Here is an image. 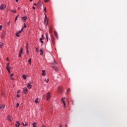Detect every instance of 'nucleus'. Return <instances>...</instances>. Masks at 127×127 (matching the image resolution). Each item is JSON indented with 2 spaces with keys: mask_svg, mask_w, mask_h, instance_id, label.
Masks as SVG:
<instances>
[{
  "mask_svg": "<svg viewBox=\"0 0 127 127\" xmlns=\"http://www.w3.org/2000/svg\"><path fill=\"white\" fill-rule=\"evenodd\" d=\"M18 9H20V8L19 7H18Z\"/></svg>",
  "mask_w": 127,
  "mask_h": 127,
  "instance_id": "obj_58",
  "label": "nucleus"
},
{
  "mask_svg": "<svg viewBox=\"0 0 127 127\" xmlns=\"http://www.w3.org/2000/svg\"><path fill=\"white\" fill-rule=\"evenodd\" d=\"M17 93V94H19V93H20V90H18Z\"/></svg>",
  "mask_w": 127,
  "mask_h": 127,
  "instance_id": "obj_48",
  "label": "nucleus"
},
{
  "mask_svg": "<svg viewBox=\"0 0 127 127\" xmlns=\"http://www.w3.org/2000/svg\"><path fill=\"white\" fill-rule=\"evenodd\" d=\"M18 1V0H16V2H17Z\"/></svg>",
  "mask_w": 127,
  "mask_h": 127,
  "instance_id": "obj_57",
  "label": "nucleus"
},
{
  "mask_svg": "<svg viewBox=\"0 0 127 127\" xmlns=\"http://www.w3.org/2000/svg\"><path fill=\"white\" fill-rule=\"evenodd\" d=\"M45 19H47V15L45 14Z\"/></svg>",
  "mask_w": 127,
  "mask_h": 127,
  "instance_id": "obj_40",
  "label": "nucleus"
},
{
  "mask_svg": "<svg viewBox=\"0 0 127 127\" xmlns=\"http://www.w3.org/2000/svg\"><path fill=\"white\" fill-rule=\"evenodd\" d=\"M44 11H45V12H46V7H45V8H44Z\"/></svg>",
  "mask_w": 127,
  "mask_h": 127,
  "instance_id": "obj_49",
  "label": "nucleus"
},
{
  "mask_svg": "<svg viewBox=\"0 0 127 127\" xmlns=\"http://www.w3.org/2000/svg\"><path fill=\"white\" fill-rule=\"evenodd\" d=\"M5 36V32L3 31L1 33V38H4Z\"/></svg>",
  "mask_w": 127,
  "mask_h": 127,
  "instance_id": "obj_7",
  "label": "nucleus"
},
{
  "mask_svg": "<svg viewBox=\"0 0 127 127\" xmlns=\"http://www.w3.org/2000/svg\"><path fill=\"white\" fill-rule=\"evenodd\" d=\"M35 103H36V104H37V103H38V98H37L36 100H35Z\"/></svg>",
  "mask_w": 127,
  "mask_h": 127,
  "instance_id": "obj_32",
  "label": "nucleus"
},
{
  "mask_svg": "<svg viewBox=\"0 0 127 127\" xmlns=\"http://www.w3.org/2000/svg\"><path fill=\"white\" fill-rule=\"evenodd\" d=\"M65 127H67V125H65Z\"/></svg>",
  "mask_w": 127,
  "mask_h": 127,
  "instance_id": "obj_60",
  "label": "nucleus"
},
{
  "mask_svg": "<svg viewBox=\"0 0 127 127\" xmlns=\"http://www.w3.org/2000/svg\"><path fill=\"white\" fill-rule=\"evenodd\" d=\"M72 105H74V103L73 102H72Z\"/></svg>",
  "mask_w": 127,
  "mask_h": 127,
  "instance_id": "obj_61",
  "label": "nucleus"
},
{
  "mask_svg": "<svg viewBox=\"0 0 127 127\" xmlns=\"http://www.w3.org/2000/svg\"><path fill=\"white\" fill-rule=\"evenodd\" d=\"M22 20L25 22V21H26V19H27V17L26 16H24V17H22Z\"/></svg>",
  "mask_w": 127,
  "mask_h": 127,
  "instance_id": "obj_8",
  "label": "nucleus"
},
{
  "mask_svg": "<svg viewBox=\"0 0 127 127\" xmlns=\"http://www.w3.org/2000/svg\"><path fill=\"white\" fill-rule=\"evenodd\" d=\"M2 28V25H0V30H1Z\"/></svg>",
  "mask_w": 127,
  "mask_h": 127,
  "instance_id": "obj_45",
  "label": "nucleus"
},
{
  "mask_svg": "<svg viewBox=\"0 0 127 127\" xmlns=\"http://www.w3.org/2000/svg\"><path fill=\"white\" fill-rule=\"evenodd\" d=\"M70 88H68V89H67V90L66 91V93L68 94V93H69V92H70Z\"/></svg>",
  "mask_w": 127,
  "mask_h": 127,
  "instance_id": "obj_35",
  "label": "nucleus"
},
{
  "mask_svg": "<svg viewBox=\"0 0 127 127\" xmlns=\"http://www.w3.org/2000/svg\"><path fill=\"white\" fill-rule=\"evenodd\" d=\"M40 55H43V50L42 49L40 50Z\"/></svg>",
  "mask_w": 127,
  "mask_h": 127,
  "instance_id": "obj_23",
  "label": "nucleus"
},
{
  "mask_svg": "<svg viewBox=\"0 0 127 127\" xmlns=\"http://www.w3.org/2000/svg\"><path fill=\"white\" fill-rule=\"evenodd\" d=\"M28 63H29L30 65H31V59L29 60Z\"/></svg>",
  "mask_w": 127,
  "mask_h": 127,
  "instance_id": "obj_29",
  "label": "nucleus"
},
{
  "mask_svg": "<svg viewBox=\"0 0 127 127\" xmlns=\"http://www.w3.org/2000/svg\"><path fill=\"white\" fill-rule=\"evenodd\" d=\"M58 90H59L60 93H61L63 90V88H62V87H59L58 88Z\"/></svg>",
  "mask_w": 127,
  "mask_h": 127,
  "instance_id": "obj_12",
  "label": "nucleus"
},
{
  "mask_svg": "<svg viewBox=\"0 0 127 127\" xmlns=\"http://www.w3.org/2000/svg\"><path fill=\"white\" fill-rule=\"evenodd\" d=\"M49 33L50 34H51V33H52V27H50L49 29Z\"/></svg>",
  "mask_w": 127,
  "mask_h": 127,
  "instance_id": "obj_20",
  "label": "nucleus"
},
{
  "mask_svg": "<svg viewBox=\"0 0 127 127\" xmlns=\"http://www.w3.org/2000/svg\"><path fill=\"white\" fill-rule=\"evenodd\" d=\"M18 18V15L17 16L15 19V22H16V20H17V18Z\"/></svg>",
  "mask_w": 127,
  "mask_h": 127,
  "instance_id": "obj_33",
  "label": "nucleus"
},
{
  "mask_svg": "<svg viewBox=\"0 0 127 127\" xmlns=\"http://www.w3.org/2000/svg\"><path fill=\"white\" fill-rule=\"evenodd\" d=\"M6 61H9V60L8 58H6Z\"/></svg>",
  "mask_w": 127,
  "mask_h": 127,
  "instance_id": "obj_50",
  "label": "nucleus"
},
{
  "mask_svg": "<svg viewBox=\"0 0 127 127\" xmlns=\"http://www.w3.org/2000/svg\"><path fill=\"white\" fill-rule=\"evenodd\" d=\"M54 33L56 38H58V34L57 33V32L55 31H54Z\"/></svg>",
  "mask_w": 127,
  "mask_h": 127,
  "instance_id": "obj_14",
  "label": "nucleus"
},
{
  "mask_svg": "<svg viewBox=\"0 0 127 127\" xmlns=\"http://www.w3.org/2000/svg\"><path fill=\"white\" fill-rule=\"evenodd\" d=\"M11 79L12 80H14V78H11Z\"/></svg>",
  "mask_w": 127,
  "mask_h": 127,
  "instance_id": "obj_56",
  "label": "nucleus"
},
{
  "mask_svg": "<svg viewBox=\"0 0 127 127\" xmlns=\"http://www.w3.org/2000/svg\"><path fill=\"white\" fill-rule=\"evenodd\" d=\"M9 24H10V21H9L8 22H7V25L8 26H9Z\"/></svg>",
  "mask_w": 127,
  "mask_h": 127,
  "instance_id": "obj_38",
  "label": "nucleus"
},
{
  "mask_svg": "<svg viewBox=\"0 0 127 127\" xmlns=\"http://www.w3.org/2000/svg\"><path fill=\"white\" fill-rule=\"evenodd\" d=\"M14 74L13 73H11L10 74V77H12Z\"/></svg>",
  "mask_w": 127,
  "mask_h": 127,
  "instance_id": "obj_44",
  "label": "nucleus"
},
{
  "mask_svg": "<svg viewBox=\"0 0 127 127\" xmlns=\"http://www.w3.org/2000/svg\"><path fill=\"white\" fill-rule=\"evenodd\" d=\"M20 125V124H19V122L17 121L16 124H15L16 127H19V126Z\"/></svg>",
  "mask_w": 127,
  "mask_h": 127,
  "instance_id": "obj_11",
  "label": "nucleus"
},
{
  "mask_svg": "<svg viewBox=\"0 0 127 127\" xmlns=\"http://www.w3.org/2000/svg\"><path fill=\"white\" fill-rule=\"evenodd\" d=\"M5 107V106L4 105H0V108L1 109H4Z\"/></svg>",
  "mask_w": 127,
  "mask_h": 127,
  "instance_id": "obj_26",
  "label": "nucleus"
},
{
  "mask_svg": "<svg viewBox=\"0 0 127 127\" xmlns=\"http://www.w3.org/2000/svg\"><path fill=\"white\" fill-rule=\"evenodd\" d=\"M49 82V79H47V80H46V82H47V83H48Z\"/></svg>",
  "mask_w": 127,
  "mask_h": 127,
  "instance_id": "obj_47",
  "label": "nucleus"
},
{
  "mask_svg": "<svg viewBox=\"0 0 127 127\" xmlns=\"http://www.w3.org/2000/svg\"><path fill=\"white\" fill-rule=\"evenodd\" d=\"M40 41L41 42V43H43V41H42V38H41L40 39Z\"/></svg>",
  "mask_w": 127,
  "mask_h": 127,
  "instance_id": "obj_34",
  "label": "nucleus"
},
{
  "mask_svg": "<svg viewBox=\"0 0 127 127\" xmlns=\"http://www.w3.org/2000/svg\"><path fill=\"white\" fill-rule=\"evenodd\" d=\"M26 52L27 54L29 53V52L28 51V46L27 45V44H26Z\"/></svg>",
  "mask_w": 127,
  "mask_h": 127,
  "instance_id": "obj_17",
  "label": "nucleus"
},
{
  "mask_svg": "<svg viewBox=\"0 0 127 127\" xmlns=\"http://www.w3.org/2000/svg\"><path fill=\"white\" fill-rule=\"evenodd\" d=\"M33 0H30V1H32Z\"/></svg>",
  "mask_w": 127,
  "mask_h": 127,
  "instance_id": "obj_59",
  "label": "nucleus"
},
{
  "mask_svg": "<svg viewBox=\"0 0 127 127\" xmlns=\"http://www.w3.org/2000/svg\"><path fill=\"white\" fill-rule=\"evenodd\" d=\"M46 37L47 38V41H48V33H46Z\"/></svg>",
  "mask_w": 127,
  "mask_h": 127,
  "instance_id": "obj_27",
  "label": "nucleus"
},
{
  "mask_svg": "<svg viewBox=\"0 0 127 127\" xmlns=\"http://www.w3.org/2000/svg\"><path fill=\"white\" fill-rule=\"evenodd\" d=\"M52 67V68H53V69H54L55 71H56L57 72L59 71V68L57 66H53Z\"/></svg>",
  "mask_w": 127,
  "mask_h": 127,
  "instance_id": "obj_6",
  "label": "nucleus"
},
{
  "mask_svg": "<svg viewBox=\"0 0 127 127\" xmlns=\"http://www.w3.org/2000/svg\"><path fill=\"white\" fill-rule=\"evenodd\" d=\"M24 13H25V10H24Z\"/></svg>",
  "mask_w": 127,
  "mask_h": 127,
  "instance_id": "obj_63",
  "label": "nucleus"
},
{
  "mask_svg": "<svg viewBox=\"0 0 127 127\" xmlns=\"http://www.w3.org/2000/svg\"><path fill=\"white\" fill-rule=\"evenodd\" d=\"M64 99H65L64 97L62 99L61 102L64 103V108H66V103H65V101H64Z\"/></svg>",
  "mask_w": 127,
  "mask_h": 127,
  "instance_id": "obj_5",
  "label": "nucleus"
},
{
  "mask_svg": "<svg viewBox=\"0 0 127 127\" xmlns=\"http://www.w3.org/2000/svg\"><path fill=\"white\" fill-rule=\"evenodd\" d=\"M46 98L48 101H49L51 99V94H50V92H47L46 95Z\"/></svg>",
  "mask_w": 127,
  "mask_h": 127,
  "instance_id": "obj_1",
  "label": "nucleus"
},
{
  "mask_svg": "<svg viewBox=\"0 0 127 127\" xmlns=\"http://www.w3.org/2000/svg\"><path fill=\"white\" fill-rule=\"evenodd\" d=\"M42 76H45L46 73H45V70H42Z\"/></svg>",
  "mask_w": 127,
  "mask_h": 127,
  "instance_id": "obj_19",
  "label": "nucleus"
},
{
  "mask_svg": "<svg viewBox=\"0 0 127 127\" xmlns=\"http://www.w3.org/2000/svg\"><path fill=\"white\" fill-rule=\"evenodd\" d=\"M23 51V50H22V48H21V49L19 50V53L18 57H21V54H22Z\"/></svg>",
  "mask_w": 127,
  "mask_h": 127,
  "instance_id": "obj_4",
  "label": "nucleus"
},
{
  "mask_svg": "<svg viewBox=\"0 0 127 127\" xmlns=\"http://www.w3.org/2000/svg\"><path fill=\"white\" fill-rule=\"evenodd\" d=\"M23 93L24 94H27L28 93V89L26 87L23 88Z\"/></svg>",
  "mask_w": 127,
  "mask_h": 127,
  "instance_id": "obj_3",
  "label": "nucleus"
},
{
  "mask_svg": "<svg viewBox=\"0 0 127 127\" xmlns=\"http://www.w3.org/2000/svg\"><path fill=\"white\" fill-rule=\"evenodd\" d=\"M44 23H46V25L48 24V20L47 19H45Z\"/></svg>",
  "mask_w": 127,
  "mask_h": 127,
  "instance_id": "obj_16",
  "label": "nucleus"
},
{
  "mask_svg": "<svg viewBox=\"0 0 127 127\" xmlns=\"http://www.w3.org/2000/svg\"><path fill=\"white\" fill-rule=\"evenodd\" d=\"M45 2H48L49 1V0H44Z\"/></svg>",
  "mask_w": 127,
  "mask_h": 127,
  "instance_id": "obj_41",
  "label": "nucleus"
},
{
  "mask_svg": "<svg viewBox=\"0 0 127 127\" xmlns=\"http://www.w3.org/2000/svg\"><path fill=\"white\" fill-rule=\"evenodd\" d=\"M22 78L23 79H24V80H26L27 79V75H26L25 74H23Z\"/></svg>",
  "mask_w": 127,
  "mask_h": 127,
  "instance_id": "obj_9",
  "label": "nucleus"
},
{
  "mask_svg": "<svg viewBox=\"0 0 127 127\" xmlns=\"http://www.w3.org/2000/svg\"><path fill=\"white\" fill-rule=\"evenodd\" d=\"M42 37H43V35H42Z\"/></svg>",
  "mask_w": 127,
  "mask_h": 127,
  "instance_id": "obj_64",
  "label": "nucleus"
},
{
  "mask_svg": "<svg viewBox=\"0 0 127 127\" xmlns=\"http://www.w3.org/2000/svg\"><path fill=\"white\" fill-rule=\"evenodd\" d=\"M51 39H52V41L53 43L54 44L55 38H54V36H51Z\"/></svg>",
  "mask_w": 127,
  "mask_h": 127,
  "instance_id": "obj_13",
  "label": "nucleus"
},
{
  "mask_svg": "<svg viewBox=\"0 0 127 127\" xmlns=\"http://www.w3.org/2000/svg\"><path fill=\"white\" fill-rule=\"evenodd\" d=\"M5 7H6V5L4 4H2L1 5H0V9H4Z\"/></svg>",
  "mask_w": 127,
  "mask_h": 127,
  "instance_id": "obj_2",
  "label": "nucleus"
},
{
  "mask_svg": "<svg viewBox=\"0 0 127 127\" xmlns=\"http://www.w3.org/2000/svg\"><path fill=\"white\" fill-rule=\"evenodd\" d=\"M27 87L28 88V89H31V88H32V85H31L30 83H28L27 85Z\"/></svg>",
  "mask_w": 127,
  "mask_h": 127,
  "instance_id": "obj_10",
  "label": "nucleus"
},
{
  "mask_svg": "<svg viewBox=\"0 0 127 127\" xmlns=\"http://www.w3.org/2000/svg\"><path fill=\"white\" fill-rule=\"evenodd\" d=\"M35 49H36V52H38V51H39L38 48H35Z\"/></svg>",
  "mask_w": 127,
  "mask_h": 127,
  "instance_id": "obj_39",
  "label": "nucleus"
},
{
  "mask_svg": "<svg viewBox=\"0 0 127 127\" xmlns=\"http://www.w3.org/2000/svg\"><path fill=\"white\" fill-rule=\"evenodd\" d=\"M53 111L51 112V114H52Z\"/></svg>",
  "mask_w": 127,
  "mask_h": 127,
  "instance_id": "obj_62",
  "label": "nucleus"
},
{
  "mask_svg": "<svg viewBox=\"0 0 127 127\" xmlns=\"http://www.w3.org/2000/svg\"><path fill=\"white\" fill-rule=\"evenodd\" d=\"M8 70V72L9 74H10V70L8 69V70Z\"/></svg>",
  "mask_w": 127,
  "mask_h": 127,
  "instance_id": "obj_46",
  "label": "nucleus"
},
{
  "mask_svg": "<svg viewBox=\"0 0 127 127\" xmlns=\"http://www.w3.org/2000/svg\"><path fill=\"white\" fill-rule=\"evenodd\" d=\"M7 120H8V121H9L10 122H11V119H10V116L8 115L7 116Z\"/></svg>",
  "mask_w": 127,
  "mask_h": 127,
  "instance_id": "obj_25",
  "label": "nucleus"
},
{
  "mask_svg": "<svg viewBox=\"0 0 127 127\" xmlns=\"http://www.w3.org/2000/svg\"><path fill=\"white\" fill-rule=\"evenodd\" d=\"M22 31H23V28H22L20 31L17 32V33H18L19 34V33H21V32H22Z\"/></svg>",
  "mask_w": 127,
  "mask_h": 127,
  "instance_id": "obj_28",
  "label": "nucleus"
},
{
  "mask_svg": "<svg viewBox=\"0 0 127 127\" xmlns=\"http://www.w3.org/2000/svg\"><path fill=\"white\" fill-rule=\"evenodd\" d=\"M11 11L13 13H15L16 12V11L15 10H11Z\"/></svg>",
  "mask_w": 127,
  "mask_h": 127,
  "instance_id": "obj_30",
  "label": "nucleus"
},
{
  "mask_svg": "<svg viewBox=\"0 0 127 127\" xmlns=\"http://www.w3.org/2000/svg\"><path fill=\"white\" fill-rule=\"evenodd\" d=\"M18 107H19V104L17 103L16 106V108H18Z\"/></svg>",
  "mask_w": 127,
  "mask_h": 127,
  "instance_id": "obj_36",
  "label": "nucleus"
},
{
  "mask_svg": "<svg viewBox=\"0 0 127 127\" xmlns=\"http://www.w3.org/2000/svg\"><path fill=\"white\" fill-rule=\"evenodd\" d=\"M17 97L18 98H19V97H20L19 95L17 94Z\"/></svg>",
  "mask_w": 127,
  "mask_h": 127,
  "instance_id": "obj_52",
  "label": "nucleus"
},
{
  "mask_svg": "<svg viewBox=\"0 0 127 127\" xmlns=\"http://www.w3.org/2000/svg\"><path fill=\"white\" fill-rule=\"evenodd\" d=\"M24 28H25V27H26V24H25V23H24Z\"/></svg>",
  "mask_w": 127,
  "mask_h": 127,
  "instance_id": "obj_42",
  "label": "nucleus"
},
{
  "mask_svg": "<svg viewBox=\"0 0 127 127\" xmlns=\"http://www.w3.org/2000/svg\"><path fill=\"white\" fill-rule=\"evenodd\" d=\"M38 4H39L40 6H41V5H42V3L40 1Z\"/></svg>",
  "mask_w": 127,
  "mask_h": 127,
  "instance_id": "obj_31",
  "label": "nucleus"
},
{
  "mask_svg": "<svg viewBox=\"0 0 127 127\" xmlns=\"http://www.w3.org/2000/svg\"><path fill=\"white\" fill-rule=\"evenodd\" d=\"M16 36L17 37H19V36H20L19 35V34L18 33H16Z\"/></svg>",
  "mask_w": 127,
  "mask_h": 127,
  "instance_id": "obj_37",
  "label": "nucleus"
},
{
  "mask_svg": "<svg viewBox=\"0 0 127 127\" xmlns=\"http://www.w3.org/2000/svg\"><path fill=\"white\" fill-rule=\"evenodd\" d=\"M22 126H23V127H27L28 124H27V123H25V124H24V123H23V122H22Z\"/></svg>",
  "mask_w": 127,
  "mask_h": 127,
  "instance_id": "obj_15",
  "label": "nucleus"
},
{
  "mask_svg": "<svg viewBox=\"0 0 127 127\" xmlns=\"http://www.w3.org/2000/svg\"><path fill=\"white\" fill-rule=\"evenodd\" d=\"M6 70H10V69H11V67H10V66H6Z\"/></svg>",
  "mask_w": 127,
  "mask_h": 127,
  "instance_id": "obj_21",
  "label": "nucleus"
},
{
  "mask_svg": "<svg viewBox=\"0 0 127 127\" xmlns=\"http://www.w3.org/2000/svg\"><path fill=\"white\" fill-rule=\"evenodd\" d=\"M32 8H33V9H35V7L33 6V7H32Z\"/></svg>",
  "mask_w": 127,
  "mask_h": 127,
  "instance_id": "obj_51",
  "label": "nucleus"
},
{
  "mask_svg": "<svg viewBox=\"0 0 127 127\" xmlns=\"http://www.w3.org/2000/svg\"><path fill=\"white\" fill-rule=\"evenodd\" d=\"M34 5H37V4H36V3H34Z\"/></svg>",
  "mask_w": 127,
  "mask_h": 127,
  "instance_id": "obj_54",
  "label": "nucleus"
},
{
  "mask_svg": "<svg viewBox=\"0 0 127 127\" xmlns=\"http://www.w3.org/2000/svg\"><path fill=\"white\" fill-rule=\"evenodd\" d=\"M60 127H62V125H61V124H60Z\"/></svg>",
  "mask_w": 127,
  "mask_h": 127,
  "instance_id": "obj_55",
  "label": "nucleus"
},
{
  "mask_svg": "<svg viewBox=\"0 0 127 127\" xmlns=\"http://www.w3.org/2000/svg\"><path fill=\"white\" fill-rule=\"evenodd\" d=\"M37 125V123H36V122H35V123L32 124V126H33V127H37L36 126Z\"/></svg>",
  "mask_w": 127,
  "mask_h": 127,
  "instance_id": "obj_18",
  "label": "nucleus"
},
{
  "mask_svg": "<svg viewBox=\"0 0 127 127\" xmlns=\"http://www.w3.org/2000/svg\"><path fill=\"white\" fill-rule=\"evenodd\" d=\"M9 66V63H7V64H6V67H8V66Z\"/></svg>",
  "mask_w": 127,
  "mask_h": 127,
  "instance_id": "obj_43",
  "label": "nucleus"
},
{
  "mask_svg": "<svg viewBox=\"0 0 127 127\" xmlns=\"http://www.w3.org/2000/svg\"><path fill=\"white\" fill-rule=\"evenodd\" d=\"M52 65H57V63L54 60V63H52Z\"/></svg>",
  "mask_w": 127,
  "mask_h": 127,
  "instance_id": "obj_24",
  "label": "nucleus"
},
{
  "mask_svg": "<svg viewBox=\"0 0 127 127\" xmlns=\"http://www.w3.org/2000/svg\"><path fill=\"white\" fill-rule=\"evenodd\" d=\"M44 99H45V96H44V95H43V100H44Z\"/></svg>",
  "mask_w": 127,
  "mask_h": 127,
  "instance_id": "obj_53",
  "label": "nucleus"
},
{
  "mask_svg": "<svg viewBox=\"0 0 127 127\" xmlns=\"http://www.w3.org/2000/svg\"><path fill=\"white\" fill-rule=\"evenodd\" d=\"M2 46H3V43H2L1 42H0V48H2Z\"/></svg>",
  "mask_w": 127,
  "mask_h": 127,
  "instance_id": "obj_22",
  "label": "nucleus"
}]
</instances>
